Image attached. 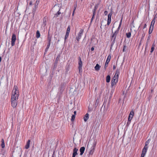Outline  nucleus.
Returning <instances> with one entry per match:
<instances>
[{
	"mask_svg": "<svg viewBox=\"0 0 157 157\" xmlns=\"http://www.w3.org/2000/svg\"><path fill=\"white\" fill-rule=\"evenodd\" d=\"M126 35L127 38H129L131 36V32H128V33H126Z\"/></svg>",
	"mask_w": 157,
	"mask_h": 157,
	"instance_id": "obj_25",
	"label": "nucleus"
},
{
	"mask_svg": "<svg viewBox=\"0 0 157 157\" xmlns=\"http://www.w3.org/2000/svg\"><path fill=\"white\" fill-rule=\"evenodd\" d=\"M96 145V143L95 142H94V143H93V145L91 148L90 150V151L89 154L90 155H92L94 151L95 146Z\"/></svg>",
	"mask_w": 157,
	"mask_h": 157,
	"instance_id": "obj_4",
	"label": "nucleus"
},
{
	"mask_svg": "<svg viewBox=\"0 0 157 157\" xmlns=\"http://www.w3.org/2000/svg\"><path fill=\"white\" fill-rule=\"evenodd\" d=\"M16 35L13 34L12 35L11 41V44L12 46H14L15 44V42L16 40Z\"/></svg>",
	"mask_w": 157,
	"mask_h": 157,
	"instance_id": "obj_5",
	"label": "nucleus"
},
{
	"mask_svg": "<svg viewBox=\"0 0 157 157\" xmlns=\"http://www.w3.org/2000/svg\"><path fill=\"white\" fill-rule=\"evenodd\" d=\"M104 13L105 15H106L108 13V11H105Z\"/></svg>",
	"mask_w": 157,
	"mask_h": 157,
	"instance_id": "obj_39",
	"label": "nucleus"
},
{
	"mask_svg": "<svg viewBox=\"0 0 157 157\" xmlns=\"http://www.w3.org/2000/svg\"><path fill=\"white\" fill-rule=\"evenodd\" d=\"M59 41H60L59 40H58V41H57V43H58V42Z\"/></svg>",
	"mask_w": 157,
	"mask_h": 157,
	"instance_id": "obj_55",
	"label": "nucleus"
},
{
	"mask_svg": "<svg viewBox=\"0 0 157 157\" xmlns=\"http://www.w3.org/2000/svg\"><path fill=\"white\" fill-rule=\"evenodd\" d=\"M85 147H81L80 149V155H82L84 153L85 150Z\"/></svg>",
	"mask_w": 157,
	"mask_h": 157,
	"instance_id": "obj_15",
	"label": "nucleus"
},
{
	"mask_svg": "<svg viewBox=\"0 0 157 157\" xmlns=\"http://www.w3.org/2000/svg\"><path fill=\"white\" fill-rule=\"evenodd\" d=\"M145 156V155H143V154H141V157H144V156Z\"/></svg>",
	"mask_w": 157,
	"mask_h": 157,
	"instance_id": "obj_52",
	"label": "nucleus"
},
{
	"mask_svg": "<svg viewBox=\"0 0 157 157\" xmlns=\"http://www.w3.org/2000/svg\"><path fill=\"white\" fill-rule=\"evenodd\" d=\"M89 114L88 113H86L84 117V120L85 122L87 121L89 118Z\"/></svg>",
	"mask_w": 157,
	"mask_h": 157,
	"instance_id": "obj_16",
	"label": "nucleus"
},
{
	"mask_svg": "<svg viewBox=\"0 0 157 157\" xmlns=\"http://www.w3.org/2000/svg\"><path fill=\"white\" fill-rule=\"evenodd\" d=\"M74 113V115H75L76 114V111H75Z\"/></svg>",
	"mask_w": 157,
	"mask_h": 157,
	"instance_id": "obj_51",
	"label": "nucleus"
},
{
	"mask_svg": "<svg viewBox=\"0 0 157 157\" xmlns=\"http://www.w3.org/2000/svg\"><path fill=\"white\" fill-rule=\"evenodd\" d=\"M78 68L79 69V72L80 71L82 70V62L81 60V58L80 57H79L78 58Z\"/></svg>",
	"mask_w": 157,
	"mask_h": 157,
	"instance_id": "obj_7",
	"label": "nucleus"
},
{
	"mask_svg": "<svg viewBox=\"0 0 157 157\" xmlns=\"http://www.w3.org/2000/svg\"><path fill=\"white\" fill-rule=\"evenodd\" d=\"M94 17H93L92 16V17L91 19V21H90V24L92 22V21H93V19H94Z\"/></svg>",
	"mask_w": 157,
	"mask_h": 157,
	"instance_id": "obj_41",
	"label": "nucleus"
},
{
	"mask_svg": "<svg viewBox=\"0 0 157 157\" xmlns=\"http://www.w3.org/2000/svg\"><path fill=\"white\" fill-rule=\"evenodd\" d=\"M144 32H143V33L142 34V36H141V40H142L143 39H144V37L145 36V32H144Z\"/></svg>",
	"mask_w": 157,
	"mask_h": 157,
	"instance_id": "obj_32",
	"label": "nucleus"
},
{
	"mask_svg": "<svg viewBox=\"0 0 157 157\" xmlns=\"http://www.w3.org/2000/svg\"><path fill=\"white\" fill-rule=\"evenodd\" d=\"M77 5H76L74 6L73 10L75 11Z\"/></svg>",
	"mask_w": 157,
	"mask_h": 157,
	"instance_id": "obj_42",
	"label": "nucleus"
},
{
	"mask_svg": "<svg viewBox=\"0 0 157 157\" xmlns=\"http://www.w3.org/2000/svg\"><path fill=\"white\" fill-rule=\"evenodd\" d=\"M30 4L31 5V2H30Z\"/></svg>",
	"mask_w": 157,
	"mask_h": 157,
	"instance_id": "obj_56",
	"label": "nucleus"
},
{
	"mask_svg": "<svg viewBox=\"0 0 157 157\" xmlns=\"http://www.w3.org/2000/svg\"><path fill=\"white\" fill-rule=\"evenodd\" d=\"M143 149H145V150H147V149H148L147 146V145L146 146V145H145Z\"/></svg>",
	"mask_w": 157,
	"mask_h": 157,
	"instance_id": "obj_37",
	"label": "nucleus"
},
{
	"mask_svg": "<svg viewBox=\"0 0 157 157\" xmlns=\"http://www.w3.org/2000/svg\"><path fill=\"white\" fill-rule=\"evenodd\" d=\"M60 10V9H59V10L57 12V13L55 14V15H54L55 17H58V16L61 13V12L59 11Z\"/></svg>",
	"mask_w": 157,
	"mask_h": 157,
	"instance_id": "obj_24",
	"label": "nucleus"
},
{
	"mask_svg": "<svg viewBox=\"0 0 157 157\" xmlns=\"http://www.w3.org/2000/svg\"><path fill=\"white\" fill-rule=\"evenodd\" d=\"M75 11L73 10V13H72V15L73 16L74 15Z\"/></svg>",
	"mask_w": 157,
	"mask_h": 157,
	"instance_id": "obj_48",
	"label": "nucleus"
},
{
	"mask_svg": "<svg viewBox=\"0 0 157 157\" xmlns=\"http://www.w3.org/2000/svg\"><path fill=\"white\" fill-rule=\"evenodd\" d=\"M155 43H154L152 44L151 48V51H150V52L151 53H152L154 51V49H155Z\"/></svg>",
	"mask_w": 157,
	"mask_h": 157,
	"instance_id": "obj_19",
	"label": "nucleus"
},
{
	"mask_svg": "<svg viewBox=\"0 0 157 157\" xmlns=\"http://www.w3.org/2000/svg\"><path fill=\"white\" fill-rule=\"evenodd\" d=\"M78 150V149L76 147L74 148L72 154V157H75V156L77 155V151Z\"/></svg>",
	"mask_w": 157,
	"mask_h": 157,
	"instance_id": "obj_11",
	"label": "nucleus"
},
{
	"mask_svg": "<svg viewBox=\"0 0 157 157\" xmlns=\"http://www.w3.org/2000/svg\"><path fill=\"white\" fill-rule=\"evenodd\" d=\"M118 78L117 77L113 76L111 82V86L113 87L118 82Z\"/></svg>",
	"mask_w": 157,
	"mask_h": 157,
	"instance_id": "obj_3",
	"label": "nucleus"
},
{
	"mask_svg": "<svg viewBox=\"0 0 157 157\" xmlns=\"http://www.w3.org/2000/svg\"><path fill=\"white\" fill-rule=\"evenodd\" d=\"M155 22V19H153L151 21V23L150 26H151V28H152V29H153V27L154 25Z\"/></svg>",
	"mask_w": 157,
	"mask_h": 157,
	"instance_id": "obj_17",
	"label": "nucleus"
},
{
	"mask_svg": "<svg viewBox=\"0 0 157 157\" xmlns=\"http://www.w3.org/2000/svg\"><path fill=\"white\" fill-rule=\"evenodd\" d=\"M70 27L69 26L67 28V31H66V33H69L70 31Z\"/></svg>",
	"mask_w": 157,
	"mask_h": 157,
	"instance_id": "obj_30",
	"label": "nucleus"
},
{
	"mask_svg": "<svg viewBox=\"0 0 157 157\" xmlns=\"http://www.w3.org/2000/svg\"><path fill=\"white\" fill-rule=\"evenodd\" d=\"M134 114V111H133V110H132L130 112L128 117V119L129 120V121L130 120H132V119Z\"/></svg>",
	"mask_w": 157,
	"mask_h": 157,
	"instance_id": "obj_10",
	"label": "nucleus"
},
{
	"mask_svg": "<svg viewBox=\"0 0 157 157\" xmlns=\"http://www.w3.org/2000/svg\"><path fill=\"white\" fill-rule=\"evenodd\" d=\"M131 120H130L129 121V120H128V122L127 123V125L128 126L130 124V123H131Z\"/></svg>",
	"mask_w": 157,
	"mask_h": 157,
	"instance_id": "obj_34",
	"label": "nucleus"
},
{
	"mask_svg": "<svg viewBox=\"0 0 157 157\" xmlns=\"http://www.w3.org/2000/svg\"><path fill=\"white\" fill-rule=\"evenodd\" d=\"M147 150H145V149H143L141 154H143V155H145L147 152Z\"/></svg>",
	"mask_w": 157,
	"mask_h": 157,
	"instance_id": "obj_23",
	"label": "nucleus"
},
{
	"mask_svg": "<svg viewBox=\"0 0 157 157\" xmlns=\"http://www.w3.org/2000/svg\"><path fill=\"white\" fill-rule=\"evenodd\" d=\"M75 117V115H73L71 117V121H74Z\"/></svg>",
	"mask_w": 157,
	"mask_h": 157,
	"instance_id": "obj_28",
	"label": "nucleus"
},
{
	"mask_svg": "<svg viewBox=\"0 0 157 157\" xmlns=\"http://www.w3.org/2000/svg\"><path fill=\"white\" fill-rule=\"evenodd\" d=\"M112 12L110 13H109V14L108 16V20H107V25H109L111 22V18L112 15Z\"/></svg>",
	"mask_w": 157,
	"mask_h": 157,
	"instance_id": "obj_9",
	"label": "nucleus"
},
{
	"mask_svg": "<svg viewBox=\"0 0 157 157\" xmlns=\"http://www.w3.org/2000/svg\"><path fill=\"white\" fill-rule=\"evenodd\" d=\"M157 16L156 15V14L155 15V17L154 18V19H155H155L157 18Z\"/></svg>",
	"mask_w": 157,
	"mask_h": 157,
	"instance_id": "obj_49",
	"label": "nucleus"
},
{
	"mask_svg": "<svg viewBox=\"0 0 157 157\" xmlns=\"http://www.w3.org/2000/svg\"><path fill=\"white\" fill-rule=\"evenodd\" d=\"M40 37V34L39 31L38 30H37L36 31V37L37 38H39Z\"/></svg>",
	"mask_w": 157,
	"mask_h": 157,
	"instance_id": "obj_22",
	"label": "nucleus"
},
{
	"mask_svg": "<svg viewBox=\"0 0 157 157\" xmlns=\"http://www.w3.org/2000/svg\"><path fill=\"white\" fill-rule=\"evenodd\" d=\"M146 26H147V25H146V24H144V27H143V30H144V29L146 28Z\"/></svg>",
	"mask_w": 157,
	"mask_h": 157,
	"instance_id": "obj_40",
	"label": "nucleus"
},
{
	"mask_svg": "<svg viewBox=\"0 0 157 157\" xmlns=\"http://www.w3.org/2000/svg\"><path fill=\"white\" fill-rule=\"evenodd\" d=\"M95 13H96L95 12L93 11V16H92L93 17H94V16L95 14Z\"/></svg>",
	"mask_w": 157,
	"mask_h": 157,
	"instance_id": "obj_44",
	"label": "nucleus"
},
{
	"mask_svg": "<svg viewBox=\"0 0 157 157\" xmlns=\"http://www.w3.org/2000/svg\"><path fill=\"white\" fill-rule=\"evenodd\" d=\"M100 68V66L98 64H96V66L94 67V68L95 70L98 71L99 70Z\"/></svg>",
	"mask_w": 157,
	"mask_h": 157,
	"instance_id": "obj_18",
	"label": "nucleus"
},
{
	"mask_svg": "<svg viewBox=\"0 0 157 157\" xmlns=\"http://www.w3.org/2000/svg\"><path fill=\"white\" fill-rule=\"evenodd\" d=\"M149 44V41H147L145 44V50H146L147 49V48L148 46V44Z\"/></svg>",
	"mask_w": 157,
	"mask_h": 157,
	"instance_id": "obj_27",
	"label": "nucleus"
},
{
	"mask_svg": "<svg viewBox=\"0 0 157 157\" xmlns=\"http://www.w3.org/2000/svg\"><path fill=\"white\" fill-rule=\"evenodd\" d=\"M43 22L44 23L46 22V18L45 17H44L43 19Z\"/></svg>",
	"mask_w": 157,
	"mask_h": 157,
	"instance_id": "obj_43",
	"label": "nucleus"
},
{
	"mask_svg": "<svg viewBox=\"0 0 157 157\" xmlns=\"http://www.w3.org/2000/svg\"><path fill=\"white\" fill-rule=\"evenodd\" d=\"M150 140H148L146 141V142H145V145H146V146L147 145H148L149 144V143H150Z\"/></svg>",
	"mask_w": 157,
	"mask_h": 157,
	"instance_id": "obj_33",
	"label": "nucleus"
},
{
	"mask_svg": "<svg viewBox=\"0 0 157 157\" xmlns=\"http://www.w3.org/2000/svg\"><path fill=\"white\" fill-rule=\"evenodd\" d=\"M2 60V57H1L0 56V63L1 62Z\"/></svg>",
	"mask_w": 157,
	"mask_h": 157,
	"instance_id": "obj_53",
	"label": "nucleus"
},
{
	"mask_svg": "<svg viewBox=\"0 0 157 157\" xmlns=\"http://www.w3.org/2000/svg\"><path fill=\"white\" fill-rule=\"evenodd\" d=\"M106 82L108 83L110 82V76L109 75H108L106 77Z\"/></svg>",
	"mask_w": 157,
	"mask_h": 157,
	"instance_id": "obj_21",
	"label": "nucleus"
},
{
	"mask_svg": "<svg viewBox=\"0 0 157 157\" xmlns=\"http://www.w3.org/2000/svg\"><path fill=\"white\" fill-rule=\"evenodd\" d=\"M90 145H89V143L88 144H87V148H88V146Z\"/></svg>",
	"mask_w": 157,
	"mask_h": 157,
	"instance_id": "obj_54",
	"label": "nucleus"
},
{
	"mask_svg": "<svg viewBox=\"0 0 157 157\" xmlns=\"http://www.w3.org/2000/svg\"><path fill=\"white\" fill-rule=\"evenodd\" d=\"M120 69H117L116 70L115 75H114V77H117L118 78L119 75L120 73Z\"/></svg>",
	"mask_w": 157,
	"mask_h": 157,
	"instance_id": "obj_13",
	"label": "nucleus"
},
{
	"mask_svg": "<svg viewBox=\"0 0 157 157\" xmlns=\"http://www.w3.org/2000/svg\"><path fill=\"white\" fill-rule=\"evenodd\" d=\"M30 140H28L25 146V148L26 149H28L29 147Z\"/></svg>",
	"mask_w": 157,
	"mask_h": 157,
	"instance_id": "obj_14",
	"label": "nucleus"
},
{
	"mask_svg": "<svg viewBox=\"0 0 157 157\" xmlns=\"http://www.w3.org/2000/svg\"><path fill=\"white\" fill-rule=\"evenodd\" d=\"M130 30H131V32L132 31V29L131 28L130 29Z\"/></svg>",
	"mask_w": 157,
	"mask_h": 157,
	"instance_id": "obj_57",
	"label": "nucleus"
},
{
	"mask_svg": "<svg viewBox=\"0 0 157 157\" xmlns=\"http://www.w3.org/2000/svg\"><path fill=\"white\" fill-rule=\"evenodd\" d=\"M126 48V46L125 45H123V52H124L125 51V50Z\"/></svg>",
	"mask_w": 157,
	"mask_h": 157,
	"instance_id": "obj_38",
	"label": "nucleus"
},
{
	"mask_svg": "<svg viewBox=\"0 0 157 157\" xmlns=\"http://www.w3.org/2000/svg\"><path fill=\"white\" fill-rule=\"evenodd\" d=\"M83 32V30L82 29H81L78 34V36L76 37V39L78 42L79 40L81 38L82 36Z\"/></svg>",
	"mask_w": 157,
	"mask_h": 157,
	"instance_id": "obj_6",
	"label": "nucleus"
},
{
	"mask_svg": "<svg viewBox=\"0 0 157 157\" xmlns=\"http://www.w3.org/2000/svg\"><path fill=\"white\" fill-rule=\"evenodd\" d=\"M1 145L2 146V148H3L5 147V143H4V141L3 140V139H2L1 140Z\"/></svg>",
	"mask_w": 157,
	"mask_h": 157,
	"instance_id": "obj_20",
	"label": "nucleus"
},
{
	"mask_svg": "<svg viewBox=\"0 0 157 157\" xmlns=\"http://www.w3.org/2000/svg\"><path fill=\"white\" fill-rule=\"evenodd\" d=\"M96 10H97V9H95L94 8V9L93 11L96 12Z\"/></svg>",
	"mask_w": 157,
	"mask_h": 157,
	"instance_id": "obj_50",
	"label": "nucleus"
},
{
	"mask_svg": "<svg viewBox=\"0 0 157 157\" xmlns=\"http://www.w3.org/2000/svg\"><path fill=\"white\" fill-rule=\"evenodd\" d=\"M111 58V56L110 54L108 56L107 59L106 60V62L105 63V69L106 67H108V64L109 62L110 59Z\"/></svg>",
	"mask_w": 157,
	"mask_h": 157,
	"instance_id": "obj_8",
	"label": "nucleus"
},
{
	"mask_svg": "<svg viewBox=\"0 0 157 157\" xmlns=\"http://www.w3.org/2000/svg\"><path fill=\"white\" fill-rule=\"evenodd\" d=\"M153 91H154V89H153L152 88L151 90V93H152Z\"/></svg>",
	"mask_w": 157,
	"mask_h": 157,
	"instance_id": "obj_46",
	"label": "nucleus"
},
{
	"mask_svg": "<svg viewBox=\"0 0 157 157\" xmlns=\"http://www.w3.org/2000/svg\"><path fill=\"white\" fill-rule=\"evenodd\" d=\"M116 68V67L115 65H113V70H115Z\"/></svg>",
	"mask_w": 157,
	"mask_h": 157,
	"instance_id": "obj_45",
	"label": "nucleus"
},
{
	"mask_svg": "<svg viewBox=\"0 0 157 157\" xmlns=\"http://www.w3.org/2000/svg\"><path fill=\"white\" fill-rule=\"evenodd\" d=\"M50 29H49L48 32V37L47 38V39L48 42H51V39L52 38V34H51L49 33Z\"/></svg>",
	"mask_w": 157,
	"mask_h": 157,
	"instance_id": "obj_12",
	"label": "nucleus"
},
{
	"mask_svg": "<svg viewBox=\"0 0 157 157\" xmlns=\"http://www.w3.org/2000/svg\"><path fill=\"white\" fill-rule=\"evenodd\" d=\"M150 37H151V36L150 35H149V36H148V37H147V41H149V40L150 38Z\"/></svg>",
	"mask_w": 157,
	"mask_h": 157,
	"instance_id": "obj_36",
	"label": "nucleus"
},
{
	"mask_svg": "<svg viewBox=\"0 0 157 157\" xmlns=\"http://www.w3.org/2000/svg\"><path fill=\"white\" fill-rule=\"evenodd\" d=\"M91 50L92 51H94V48L93 47H92V48H91Z\"/></svg>",
	"mask_w": 157,
	"mask_h": 157,
	"instance_id": "obj_47",
	"label": "nucleus"
},
{
	"mask_svg": "<svg viewBox=\"0 0 157 157\" xmlns=\"http://www.w3.org/2000/svg\"><path fill=\"white\" fill-rule=\"evenodd\" d=\"M99 5V3L96 4L95 5V6H94V8L95 9H97L98 6Z\"/></svg>",
	"mask_w": 157,
	"mask_h": 157,
	"instance_id": "obj_35",
	"label": "nucleus"
},
{
	"mask_svg": "<svg viewBox=\"0 0 157 157\" xmlns=\"http://www.w3.org/2000/svg\"><path fill=\"white\" fill-rule=\"evenodd\" d=\"M122 20V18L121 19L120 21L119 26L117 29L114 32H112V34L111 36V41H112V45H113L115 43L117 35L120 29V28L121 25Z\"/></svg>",
	"mask_w": 157,
	"mask_h": 157,
	"instance_id": "obj_2",
	"label": "nucleus"
},
{
	"mask_svg": "<svg viewBox=\"0 0 157 157\" xmlns=\"http://www.w3.org/2000/svg\"><path fill=\"white\" fill-rule=\"evenodd\" d=\"M50 44H51V42H48L47 46L45 49L46 51H47L49 48L50 46Z\"/></svg>",
	"mask_w": 157,
	"mask_h": 157,
	"instance_id": "obj_26",
	"label": "nucleus"
},
{
	"mask_svg": "<svg viewBox=\"0 0 157 157\" xmlns=\"http://www.w3.org/2000/svg\"><path fill=\"white\" fill-rule=\"evenodd\" d=\"M69 33H66V34L65 37L64 39H65V42L66 40L67 39L69 35Z\"/></svg>",
	"mask_w": 157,
	"mask_h": 157,
	"instance_id": "obj_29",
	"label": "nucleus"
},
{
	"mask_svg": "<svg viewBox=\"0 0 157 157\" xmlns=\"http://www.w3.org/2000/svg\"><path fill=\"white\" fill-rule=\"evenodd\" d=\"M19 95V92L17 86L14 85L12 90L11 97V105L13 108H15L17 104V100Z\"/></svg>",
	"mask_w": 157,
	"mask_h": 157,
	"instance_id": "obj_1",
	"label": "nucleus"
},
{
	"mask_svg": "<svg viewBox=\"0 0 157 157\" xmlns=\"http://www.w3.org/2000/svg\"><path fill=\"white\" fill-rule=\"evenodd\" d=\"M153 29L152 28H151V26H150V29L149 30V34H151L152 31Z\"/></svg>",
	"mask_w": 157,
	"mask_h": 157,
	"instance_id": "obj_31",
	"label": "nucleus"
}]
</instances>
